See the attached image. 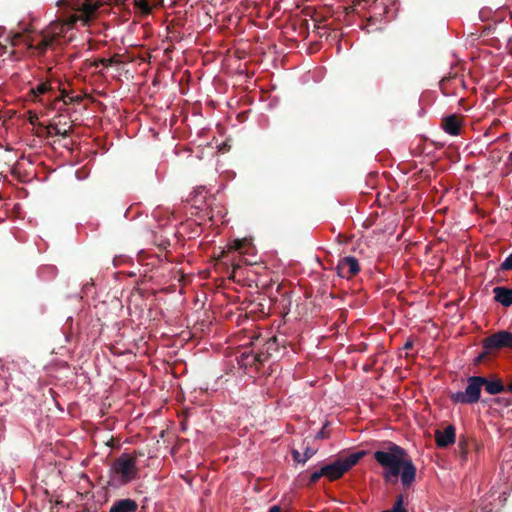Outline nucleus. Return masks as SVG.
<instances>
[{
    "instance_id": "obj_22",
    "label": "nucleus",
    "mask_w": 512,
    "mask_h": 512,
    "mask_svg": "<svg viewBox=\"0 0 512 512\" xmlns=\"http://www.w3.org/2000/svg\"><path fill=\"white\" fill-rule=\"evenodd\" d=\"M500 269L503 271L512 269V253L501 263Z\"/></svg>"
},
{
    "instance_id": "obj_14",
    "label": "nucleus",
    "mask_w": 512,
    "mask_h": 512,
    "mask_svg": "<svg viewBox=\"0 0 512 512\" xmlns=\"http://www.w3.org/2000/svg\"><path fill=\"white\" fill-rule=\"evenodd\" d=\"M28 33H29V30L27 28H25L23 30V32L13 33V35L10 39V43L12 46H17L22 41L27 45L28 49L35 50L37 52V49L35 47H33V48L29 47V41H32L33 44H37V42H35V38L28 35Z\"/></svg>"
},
{
    "instance_id": "obj_11",
    "label": "nucleus",
    "mask_w": 512,
    "mask_h": 512,
    "mask_svg": "<svg viewBox=\"0 0 512 512\" xmlns=\"http://www.w3.org/2000/svg\"><path fill=\"white\" fill-rule=\"evenodd\" d=\"M138 504L135 500L126 498L115 501L109 512H137Z\"/></svg>"
},
{
    "instance_id": "obj_18",
    "label": "nucleus",
    "mask_w": 512,
    "mask_h": 512,
    "mask_svg": "<svg viewBox=\"0 0 512 512\" xmlns=\"http://www.w3.org/2000/svg\"><path fill=\"white\" fill-rule=\"evenodd\" d=\"M247 242L245 239H235L229 244V250L231 251H238L242 253L243 248L246 246Z\"/></svg>"
},
{
    "instance_id": "obj_32",
    "label": "nucleus",
    "mask_w": 512,
    "mask_h": 512,
    "mask_svg": "<svg viewBox=\"0 0 512 512\" xmlns=\"http://www.w3.org/2000/svg\"><path fill=\"white\" fill-rule=\"evenodd\" d=\"M506 390L512 393V382L506 387Z\"/></svg>"
},
{
    "instance_id": "obj_21",
    "label": "nucleus",
    "mask_w": 512,
    "mask_h": 512,
    "mask_svg": "<svg viewBox=\"0 0 512 512\" xmlns=\"http://www.w3.org/2000/svg\"><path fill=\"white\" fill-rule=\"evenodd\" d=\"M322 476H325L324 472H322V468L320 470L313 472L309 477L307 486L314 485Z\"/></svg>"
},
{
    "instance_id": "obj_17",
    "label": "nucleus",
    "mask_w": 512,
    "mask_h": 512,
    "mask_svg": "<svg viewBox=\"0 0 512 512\" xmlns=\"http://www.w3.org/2000/svg\"><path fill=\"white\" fill-rule=\"evenodd\" d=\"M53 91H54V88L52 87L50 82H41L35 88L31 89V92L36 97L52 93Z\"/></svg>"
},
{
    "instance_id": "obj_29",
    "label": "nucleus",
    "mask_w": 512,
    "mask_h": 512,
    "mask_svg": "<svg viewBox=\"0 0 512 512\" xmlns=\"http://www.w3.org/2000/svg\"><path fill=\"white\" fill-rule=\"evenodd\" d=\"M269 512H281V507L274 505V506L270 507Z\"/></svg>"
},
{
    "instance_id": "obj_5",
    "label": "nucleus",
    "mask_w": 512,
    "mask_h": 512,
    "mask_svg": "<svg viewBox=\"0 0 512 512\" xmlns=\"http://www.w3.org/2000/svg\"><path fill=\"white\" fill-rule=\"evenodd\" d=\"M365 455L366 451L361 450L346 457H340L334 462L323 466L322 472L330 481H335L355 466Z\"/></svg>"
},
{
    "instance_id": "obj_23",
    "label": "nucleus",
    "mask_w": 512,
    "mask_h": 512,
    "mask_svg": "<svg viewBox=\"0 0 512 512\" xmlns=\"http://www.w3.org/2000/svg\"><path fill=\"white\" fill-rule=\"evenodd\" d=\"M494 351L493 350H486L484 349V351L482 353H480L476 358H475V364H480L482 363L489 355H491Z\"/></svg>"
},
{
    "instance_id": "obj_4",
    "label": "nucleus",
    "mask_w": 512,
    "mask_h": 512,
    "mask_svg": "<svg viewBox=\"0 0 512 512\" xmlns=\"http://www.w3.org/2000/svg\"><path fill=\"white\" fill-rule=\"evenodd\" d=\"M254 362L263 364L270 359L281 357L286 351L285 337L255 335L250 341Z\"/></svg>"
},
{
    "instance_id": "obj_27",
    "label": "nucleus",
    "mask_w": 512,
    "mask_h": 512,
    "mask_svg": "<svg viewBox=\"0 0 512 512\" xmlns=\"http://www.w3.org/2000/svg\"><path fill=\"white\" fill-rule=\"evenodd\" d=\"M292 456H293L294 461L299 462V463H300V462L302 463V459H303V457H301L300 452H298L297 450H293V451H292Z\"/></svg>"
},
{
    "instance_id": "obj_33",
    "label": "nucleus",
    "mask_w": 512,
    "mask_h": 512,
    "mask_svg": "<svg viewBox=\"0 0 512 512\" xmlns=\"http://www.w3.org/2000/svg\"><path fill=\"white\" fill-rule=\"evenodd\" d=\"M240 266L238 264L234 265L233 266V273H235V271L239 268Z\"/></svg>"
},
{
    "instance_id": "obj_12",
    "label": "nucleus",
    "mask_w": 512,
    "mask_h": 512,
    "mask_svg": "<svg viewBox=\"0 0 512 512\" xmlns=\"http://www.w3.org/2000/svg\"><path fill=\"white\" fill-rule=\"evenodd\" d=\"M494 298L504 307L512 305V289L503 286H497L493 289Z\"/></svg>"
},
{
    "instance_id": "obj_30",
    "label": "nucleus",
    "mask_w": 512,
    "mask_h": 512,
    "mask_svg": "<svg viewBox=\"0 0 512 512\" xmlns=\"http://www.w3.org/2000/svg\"><path fill=\"white\" fill-rule=\"evenodd\" d=\"M412 347H413L412 341H407L404 345V349H406V350L411 349Z\"/></svg>"
},
{
    "instance_id": "obj_31",
    "label": "nucleus",
    "mask_w": 512,
    "mask_h": 512,
    "mask_svg": "<svg viewBox=\"0 0 512 512\" xmlns=\"http://www.w3.org/2000/svg\"><path fill=\"white\" fill-rule=\"evenodd\" d=\"M81 100L82 98L80 96L71 97V101H73V103H79Z\"/></svg>"
},
{
    "instance_id": "obj_25",
    "label": "nucleus",
    "mask_w": 512,
    "mask_h": 512,
    "mask_svg": "<svg viewBox=\"0 0 512 512\" xmlns=\"http://www.w3.org/2000/svg\"><path fill=\"white\" fill-rule=\"evenodd\" d=\"M113 63H114V61L112 58H109V59L101 58L97 62H95V66H98L99 64H101L103 67H109Z\"/></svg>"
},
{
    "instance_id": "obj_2",
    "label": "nucleus",
    "mask_w": 512,
    "mask_h": 512,
    "mask_svg": "<svg viewBox=\"0 0 512 512\" xmlns=\"http://www.w3.org/2000/svg\"><path fill=\"white\" fill-rule=\"evenodd\" d=\"M374 459L383 467V478L386 482L395 483L398 476L405 488H409L416 478V467L405 449L389 442L386 450H377Z\"/></svg>"
},
{
    "instance_id": "obj_1",
    "label": "nucleus",
    "mask_w": 512,
    "mask_h": 512,
    "mask_svg": "<svg viewBox=\"0 0 512 512\" xmlns=\"http://www.w3.org/2000/svg\"><path fill=\"white\" fill-rule=\"evenodd\" d=\"M58 5L79 12V14L75 13L51 22L39 34L40 39L37 41V44L29 41V47H35L39 55H43L58 39L64 37L66 32L72 29L78 21H81L84 26L88 25L94 18L101 3L95 0H59Z\"/></svg>"
},
{
    "instance_id": "obj_9",
    "label": "nucleus",
    "mask_w": 512,
    "mask_h": 512,
    "mask_svg": "<svg viewBox=\"0 0 512 512\" xmlns=\"http://www.w3.org/2000/svg\"><path fill=\"white\" fill-rule=\"evenodd\" d=\"M456 440V429L453 425H448L444 430L435 431V441L439 448H447L454 444Z\"/></svg>"
},
{
    "instance_id": "obj_16",
    "label": "nucleus",
    "mask_w": 512,
    "mask_h": 512,
    "mask_svg": "<svg viewBox=\"0 0 512 512\" xmlns=\"http://www.w3.org/2000/svg\"><path fill=\"white\" fill-rule=\"evenodd\" d=\"M48 135H58L61 137H68L73 132L72 126H70L68 129H62L59 127V124H49L47 127Z\"/></svg>"
},
{
    "instance_id": "obj_7",
    "label": "nucleus",
    "mask_w": 512,
    "mask_h": 512,
    "mask_svg": "<svg viewBox=\"0 0 512 512\" xmlns=\"http://www.w3.org/2000/svg\"><path fill=\"white\" fill-rule=\"evenodd\" d=\"M483 348L493 350L512 349V333L506 330L498 331L483 340Z\"/></svg>"
},
{
    "instance_id": "obj_24",
    "label": "nucleus",
    "mask_w": 512,
    "mask_h": 512,
    "mask_svg": "<svg viewBox=\"0 0 512 512\" xmlns=\"http://www.w3.org/2000/svg\"><path fill=\"white\" fill-rule=\"evenodd\" d=\"M327 426H328V422H326L323 425L322 429L317 433V435H316L317 439H326L329 437L330 433H329V431L326 430Z\"/></svg>"
},
{
    "instance_id": "obj_19",
    "label": "nucleus",
    "mask_w": 512,
    "mask_h": 512,
    "mask_svg": "<svg viewBox=\"0 0 512 512\" xmlns=\"http://www.w3.org/2000/svg\"><path fill=\"white\" fill-rule=\"evenodd\" d=\"M458 454L462 459H466L468 454L467 441L464 438H460L458 442Z\"/></svg>"
},
{
    "instance_id": "obj_28",
    "label": "nucleus",
    "mask_w": 512,
    "mask_h": 512,
    "mask_svg": "<svg viewBox=\"0 0 512 512\" xmlns=\"http://www.w3.org/2000/svg\"><path fill=\"white\" fill-rule=\"evenodd\" d=\"M496 403L498 404H504L505 406H508L510 405V402L509 401H506L504 398H497L495 400Z\"/></svg>"
},
{
    "instance_id": "obj_6",
    "label": "nucleus",
    "mask_w": 512,
    "mask_h": 512,
    "mask_svg": "<svg viewBox=\"0 0 512 512\" xmlns=\"http://www.w3.org/2000/svg\"><path fill=\"white\" fill-rule=\"evenodd\" d=\"M465 391H458L450 395V399L455 404H474L480 400L483 376H470L467 379Z\"/></svg>"
},
{
    "instance_id": "obj_15",
    "label": "nucleus",
    "mask_w": 512,
    "mask_h": 512,
    "mask_svg": "<svg viewBox=\"0 0 512 512\" xmlns=\"http://www.w3.org/2000/svg\"><path fill=\"white\" fill-rule=\"evenodd\" d=\"M163 0H134L135 7L145 15L151 13L153 6L161 5Z\"/></svg>"
},
{
    "instance_id": "obj_10",
    "label": "nucleus",
    "mask_w": 512,
    "mask_h": 512,
    "mask_svg": "<svg viewBox=\"0 0 512 512\" xmlns=\"http://www.w3.org/2000/svg\"><path fill=\"white\" fill-rule=\"evenodd\" d=\"M462 125V117L458 115H449L442 120V128L450 135L457 136L460 134Z\"/></svg>"
},
{
    "instance_id": "obj_20",
    "label": "nucleus",
    "mask_w": 512,
    "mask_h": 512,
    "mask_svg": "<svg viewBox=\"0 0 512 512\" xmlns=\"http://www.w3.org/2000/svg\"><path fill=\"white\" fill-rule=\"evenodd\" d=\"M67 97H68V93H67V91H66L65 89H63V90L61 91L60 95H59V96H56V97L52 100V102H51V109H54V108H55V104H56V102H58V101H60V100H61V101H63V103H64L65 105H68Z\"/></svg>"
},
{
    "instance_id": "obj_3",
    "label": "nucleus",
    "mask_w": 512,
    "mask_h": 512,
    "mask_svg": "<svg viewBox=\"0 0 512 512\" xmlns=\"http://www.w3.org/2000/svg\"><path fill=\"white\" fill-rule=\"evenodd\" d=\"M144 454L141 451L134 450L133 453H123L115 458L108 470L109 483L112 485H127L139 478V469L137 460Z\"/></svg>"
},
{
    "instance_id": "obj_26",
    "label": "nucleus",
    "mask_w": 512,
    "mask_h": 512,
    "mask_svg": "<svg viewBox=\"0 0 512 512\" xmlns=\"http://www.w3.org/2000/svg\"><path fill=\"white\" fill-rule=\"evenodd\" d=\"M314 455V451L307 448L305 453H304V457L302 459V463H305L307 460H309L312 456Z\"/></svg>"
},
{
    "instance_id": "obj_13",
    "label": "nucleus",
    "mask_w": 512,
    "mask_h": 512,
    "mask_svg": "<svg viewBox=\"0 0 512 512\" xmlns=\"http://www.w3.org/2000/svg\"><path fill=\"white\" fill-rule=\"evenodd\" d=\"M482 387H484L485 391L491 395H497L506 391V387L504 386L502 380L495 377H484V383H482Z\"/></svg>"
},
{
    "instance_id": "obj_8",
    "label": "nucleus",
    "mask_w": 512,
    "mask_h": 512,
    "mask_svg": "<svg viewBox=\"0 0 512 512\" xmlns=\"http://www.w3.org/2000/svg\"><path fill=\"white\" fill-rule=\"evenodd\" d=\"M336 271L341 278L350 279L360 271V265L357 258L346 256L339 260Z\"/></svg>"
},
{
    "instance_id": "obj_34",
    "label": "nucleus",
    "mask_w": 512,
    "mask_h": 512,
    "mask_svg": "<svg viewBox=\"0 0 512 512\" xmlns=\"http://www.w3.org/2000/svg\"><path fill=\"white\" fill-rule=\"evenodd\" d=\"M71 97H72V96H69V95H68V97H67L68 104L73 103V101H71Z\"/></svg>"
}]
</instances>
